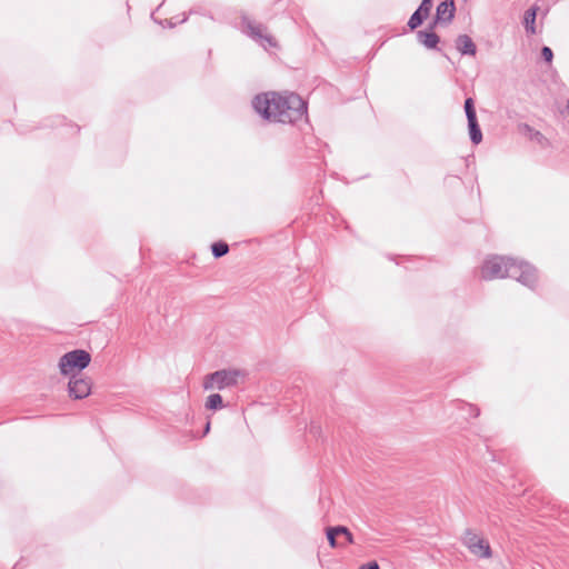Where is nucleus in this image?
Wrapping results in <instances>:
<instances>
[{
  "instance_id": "1",
  "label": "nucleus",
  "mask_w": 569,
  "mask_h": 569,
  "mask_svg": "<svg viewBox=\"0 0 569 569\" xmlns=\"http://www.w3.org/2000/svg\"><path fill=\"white\" fill-rule=\"evenodd\" d=\"M254 112L269 123H290L307 118L308 102L293 91H264L251 100Z\"/></svg>"
},
{
  "instance_id": "2",
  "label": "nucleus",
  "mask_w": 569,
  "mask_h": 569,
  "mask_svg": "<svg viewBox=\"0 0 569 569\" xmlns=\"http://www.w3.org/2000/svg\"><path fill=\"white\" fill-rule=\"evenodd\" d=\"M481 278L483 280L511 278L535 291L538 287L539 271L526 260L495 254L482 262Z\"/></svg>"
},
{
  "instance_id": "3",
  "label": "nucleus",
  "mask_w": 569,
  "mask_h": 569,
  "mask_svg": "<svg viewBox=\"0 0 569 569\" xmlns=\"http://www.w3.org/2000/svg\"><path fill=\"white\" fill-rule=\"evenodd\" d=\"M247 376L248 373L243 369H219L204 376L202 387L204 390H211L214 388L223 390L226 388L238 386L239 379L244 380Z\"/></svg>"
},
{
  "instance_id": "4",
  "label": "nucleus",
  "mask_w": 569,
  "mask_h": 569,
  "mask_svg": "<svg viewBox=\"0 0 569 569\" xmlns=\"http://www.w3.org/2000/svg\"><path fill=\"white\" fill-rule=\"evenodd\" d=\"M92 360L91 353L86 349L77 348L63 353L58 362V368L63 377L81 375Z\"/></svg>"
},
{
  "instance_id": "5",
  "label": "nucleus",
  "mask_w": 569,
  "mask_h": 569,
  "mask_svg": "<svg viewBox=\"0 0 569 569\" xmlns=\"http://www.w3.org/2000/svg\"><path fill=\"white\" fill-rule=\"evenodd\" d=\"M241 32L248 38L259 42L263 47L267 43L270 48H277L278 43L273 36L266 33V27L251 20L247 14H241Z\"/></svg>"
},
{
  "instance_id": "6",
  "label": "nucleus",
  "mask_w": 569,
  "mask_h": 569,
  "mask_svg": "<svg viewBox=\"0 0 569 569\" xmlns=\"http://www.w3.org/2000/svg\"><path fill=\"white\" fill-rule=\"evenodd\" d=\"M463 109L468 123L469 139L472 144L478 146L482 141V131L477 118L476 101L472 97L465 99Z\"/></svg>"
},
{
  "instance_id": "7",
  "label": "nucleus",
  "mask_w": 569,
  "mask_h": 569,
  "mask_svg": "<svg viewBox=\"0 0 569 569\" xmlns=\"http://www.w3.org/2000/svg\"><path fill=\"white\" fill-rule=\"evenodd\" d=\"M69 379L67 385L68 396L73 400H82L91 395L92 380L89 377L82 375L68 376Z\"/></svg>"
},
{
  "instance_id": "8",
  "label": "nucleus",
  "mask_w": 569,
  "mask_h": 569,
  "mask_svg": "<svg viewBox=\"0 0 569 569\" xmlns=\"http://www.w3.org/2000/svg\"><path fill=\"white\" fill-rule=\"evenodd\" d=\"M328 543L332 548L343 547L355 543L353 535L348 527L342 525L330 526L326 529Z\"/></svg>"
},
{
  "instance_id": "9",
  "label": "nucleus",
  "mask_w": 569,
  "mask_h": 569,
  "mask_svg": "<svg viewBox=\"0 0 569 569\" xmlns=\"http://www.w3.org/2000/svg\"><path fill=\"white\" fill-rule=\"evenodd\" d=\"M433 7V0H421L417 9L410 16L407 27L410 31L417 30L421 27L425 21L429 18L431 9Z\"/></svg>"
},
{
  "instance_id": "10",
  "label": "nucleus",
  "mask_w": 569,
  "mask_h": 569,
  "mask_svg": "<svg viewBox=\"0 0 569 569\" xmlns=\"http://www.w3.org/2000/svg\"><path fill=\"white\" fill-rule=\"evenodd\" d=\"M417 40L426 49L436 50L438 52H441L442 56L446 57L450 61V58L448 57V54L442 52V50L439 48L441 38L437 32H430L429 30H423V29L419 30L417 32Z\"/></svg>"
},
{
  "instance_id": "11",
  "label": "nucleus",
  "mask_w": 569,
  "mask_h": 569,
  "mask_svg": "<svg viewBox=\"0 0 569 569\" xmlns=\"http://www.w3.org/2000/svg\"><path fill=\"white\" fill-rule=\"evenodd\" d=\"M456 11L455 0H443L437 4L435 16H437V20L441 19L445 21V26H448L453 21Z\"/></svg>"
},
{
  "instance_id": "12",
  "label": "nucleus",
  "mask_w": 569,
  "mask_h": 569,
  "mask_svg": "<svg viewBox=\"0 0 569 569\" xmlns=\"http://www.w3.org/2000/svg\"><path fill=\"white\" fill-rule=\"evenodd\" d=\"M517 129L519 133L528 137L529 140L537 142L540 147H550V141L539 130H536L530 124L526 122H520L518 123Z\"/></svg>"
},
{
  "instance_id": "13",
  "label": "nucleus",
  "mask_w": 569,
  "mask_h": 569,
  "mask_svg": "<svg viewBox=\"0 0 569 569\" xmlns=\"http://www.w3.org/2000/svg\"><path fill=\"white\" fill-rule=\"evenodd\" d=\"M539 7L535 3L529 7L522 16L521 23L523 29L528 36H535L537 33V16H538Z\"/></svg>"
},
{
  "instance_id": "14",
  "label": "nucleus",
  "mask_w": 569,
  "mask_h": 569,
  "mask_svg": "<svg viewBox=\"0 0 569 569\" xmlns=\"http://www.w3.org/2000/svg\"><path fill=\"white\" fill-rule=\"evenodd\" d=\"M455 47L461 56L475 57L477 53V44L468 34H459L455 40Z\"/></svg>"
},
{
  "instance_id": "15",
  "label": "nucleus",
  "mask_w": 569,
  "mask_h": 569,
  "mask_svg": "<svg viewBox=\"0 0 569 569\" xmlns=\"http://www.w3.org/2000/svg\"><path fill=\"white\" fill-rule=\"evenodd\" d=\"M469 551L480 559H489L492 557L491 546L486 538L477 539V542L471 543Z\"/></svg>"
},
{
  "instance_id": "16",
  "label": "nucleus",
  "mask_w": 569,
  "mask_h": 569,
  "mask_svg": "<svg viewBox=\"0 0 569 569\" xmlns=\"http://www.w3.org/2000/svg\"><path fill=\"white\" fill-rule=\"evenodd\" d=\"M458 410L466 412L465 418H477L480 416V408L477 405L469 403L461 399H456L452 401Z\"/></svg>"
},
{
  "instance_id": "17",
  "label": "nucleus",
  "mask_w": 569,
  "mask_h": 569,
  "mask_svg": "<svg viewBox=\"0 0 569 569\" xmlns=\"http://www.w3.org/2000/svg\"><path fill=\"white\" fill-rule=\"evenodd\" d=\"M227 407L223 397L220 393H211L206 398L204 408L209 411H218Z\"/></svg>"
},
{
  "instance_id": "18",
  "label": "nucleus",
  "mask_w": 569,
  "mask_h": 569,
  "mask_svg": "<svg viewBox=\"0 0 569 569\" xmlns=\"http://www.w3.org/2000/svg\"><path fill=\"white\" fill-rule=\"evenodd\" d=\"M210 248L214 259H220L229 252V244L223 240L212 242Z\"/></svg>"
},
{
  "instance_id": "19",
  "label": "nucleus",
  "mask_w": 569,
  "mask_h": 569,
  "mask_svg": "<svg viewBox=\"0 0 569 569\" xmlns=\"http://www.w3.org/2000/svg\"><path fill=\"white\" fill-rule=\"evenodd\" d=\"M66 124H68L67 118L64 116L57 114V116L44 119L42 121L41 127L42 128H49V127L53 128V127L66 126Z\"/></svg>"
},
{
  "instance_id": "20",
  "label": "nucleus",
  "mask_w": 569,
  "mask_h": 569,
  "mask_svg": "<svg viewBox=\"0 0 569 569\" xmlns=\"http://www.w3.org/2000/svg\"><path fill=\"white\" fill-rule=\"evenodd\" d=\"M151 18L153 19V21L160 26H162L163 28H169V29H172L174 28L177 24H181V23H184L187 20H188V14H183L182 19L178 20V21H173V19H163V20H158L154 18L153 13H151Z\"/></svg>"
},
{
  "instance_id": "21",
  "label": "nucleus",
  "mask_w": 569,
  "mask_h": 569,
  "mask_svg": "<svg viewBox=\"0 0 569 569\" xmlns=\"http://www.w3.org/2000/svg\"><path fill=\"white\" fill-rule=\"evenodd\" d=\"M483 537L476 533L472 529L467 528L465 530L463 537H462V543L470 549L471 543L477 542V539H482Z\"/></svg>"
},
{
  "instance_id": "22",
  "label": "nucleus",
  "mask_w": 569,
  "mask_h": 569,
  "mask_svg": "<svg viewBox=\"0 0 569 569\" xmlns=\"http://www.w3.org/2000/svg\"><path fill=\"white\" fill-rule=\"evenodd\" d=\"M540 59L546 64L551 66L553 61V51L548 46H542L540 49Z\"/></svg>"
},
{
  "instance_id": "23",
  "label": "nucleus",
  "mask_w": 569,
  "mask_h": 569,
  "mask_svg": "<svg viewBox=\"0 0 569 569\" xmlns=\"http://www.w3.org/2000/svg\"><path fill=\"white\" fill-rule=\"evenodd\" d=\"M438 26H445V21H442L441 19L437 20V16H433L431 21L427 24V27L423 30H429L430 32H436L435 29Z\"/></svg>"
},
{
  "instance_id": "24",
  "label": "nucleus",
  "mask_w": 569,
  "mask_h": 569,
  "mask_svg": "<svg viewBox=\"0 0 569 569\" xmlns=\"http://www.w3.org/2000/svg\"><path fill=\"white\" fill-rule=\"evenodd\" d=\"M358 569H380L377 560H370L359 566Z\"/></svg>"
},
{
  "instance_id": "25",
  "label": "nucleus",
  "mask_w": 569,
  "mask_h": 569,
  "mask_svg": "<svg viewBox=\"0 0 569 569\" xmlns=\"http://www.w3.org/2000/svg\"><path fill=\"white\" fill-rule=\"evenodd\" d=\"M27 566V563L24 562V559L21 558L20 560H18L14 566L12 567V569H22Z\"/></svg>"
},
{
  "instance_id": "26",
  "label": "nucleus",
  "mask_w": 569,
  "mask_h": 569,
  "mask_svg": "<svg viewBox=\"0 0 569 569\" xmlns=\"http://www.w3.org/2000/svg\"><path fill=\"white\" fill-rule=\"evenodd\" d=\"M320 426H316L313 422L310 426V432L315 436L320 432Z\"/></svg>"
},
{
  "instance_id": "27",
  "label": "nucleus",
  "mask_w": 569,
  "mask_h": 569,
  "mask_svg": "<svg viewBox=\"0 0 569 569\" xmlns=\"http://www.w3.org/2000/svg\"><path fill=\"white\" fill-rule=\"evenodd\" d=\"M210 428H211V422L210 420H208L204 425V428H203V436L208 435L209 431H210Z\"/></svg>"
},
{
  "instance_id": "28",
  "label": "nucleus",
  "mask_w": 569,
  "mask_h": 569,
  "mask_svg": "<svg viewBox=\"0 0 569 569\" xmlns=\"http://www.w3.org/2000/svg\"><path fill=\"white\" fill-rule=\"evenodd\" d=\"M69 126H70L71 129H74V133L76 134H78L80 132V130H81V127L76 124V123H71L70 122Z\"/></svg>"
},
{
  "instance_id": "29",
  "label": "nucleus",
  "mask_w": 569,
  "mask_h": 569,
  "mask_svg": "<svg viewBox=\"0 0 569 569\" xmlns=\"http://www.w3.org/2000/svg\"><path fill=\"white\" fill-rule=\"evenodd\" d=\"M311 200L315 202V204H319L320 197L319 196L311 197Z\"/></svg>"
},
{
  "instance_id": "30",
  "label": "nucleus",
  "mask_w": 569,
  "mask_h": 569,
  "mask_svg": "<svg viewBox=\"0 0 569 569\" xmlns=\"http://www.w3.org/2000/svg\"><path fill=\"white\" fill-rule=\"evenodd\" d=\"M343 223H345V228L346 230L350 231L351 232V228L350 226L348 224V222L346 220H343Z\"/></svg>"
},
{
  "instance_id": "31",
  "label": "nucleus",
  "mask_w": 569,
  "mask_h": 569,
  "mask_svg": "<svg viewBox=\"0 0 569 569\" xmlns=\"http://www.w3.org/2000/svg\"><path fill=\"white\" fill-rule=\"evenodd\" d=\"M406 260H407V261H413V258H411V257H407V258H406Z\"/></svg>"
},
{
  "instance_id": "32",
  "label": "nucleus",
  "mask_w": 569,
  "mask_h": 569,
  "mask_svg": "<svg viewBox=\"0 0 569 569\" xmlns=\"http://www.w3.org/2000/svg\"><path fill=\"white\" fill-rule=\"evenodd\" d=\"M567 110L569 112V98H568V101H567Z\"/></svg>"
}]
</instances>
